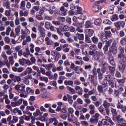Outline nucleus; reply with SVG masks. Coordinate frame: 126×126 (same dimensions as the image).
<instances>
[{
	"mask_svg": "<svg viewBox=\"0 0 126 126\" xmlns=\"http://www.w3.org/2000/svg\"><path fill=\"white\" fill-rule=\"evenodd\" d=\"M94 58L95 61H97L99 63H102L105 60V55L102 52L96 51L94 55Z\"/></svg>",
	"mask_w": 126,
	"mask_h": 126,
	"instance_id": "obj_1",
	"label": "nucleus"
},
{
	"mask_svg": "<svg viewBox=\"0 0 126 126\" xmlns=\"http://www.w3.org/2000/svg\"><path fill=\"white\" fill-rule=\"evenodd\" d=\"M18 96H15L13 98V100L14 102H12L11 103V106L12 107H18V106H20V105H22V102H23V99L21 98L18 100ZM18 100V101H17Z\"/></svg>",
	"mask_w": 126,
	"mask_h": 126,
	"instance_id": "obj_2",
	"label": "nucleus"
},
{
	"mask_svg": "<svg viewBox=\"0 0 126 126\" xmlns=\"http://www.w3.org/2000/svg\"><path fill=\"white\" fill-rule=\"evenodd\" d=\"M114 25L116 28L117 30H120L121 27L122 28H125L126 22L124 21H117L114 23Z\"/></svg>",
	"mask_w": 126,
	"mask_h": 126,
	"instance_id": "obj_3",
	"label": "nucleus"
},
{
	"mask_svg": "<svg viewBox=\"0 0 126 126\" xmlns=\"http://www.w3.org/2000/svg\"><path fill=\"white\" fill-rule=\"evenodd\" d=\"M15 90H17L19 93L25 92V85L24 84L17 85L15 87Z\"/></svg>",
	"mask_w": 126,
	"mask_h": 126,
	"instance_id": "obj_4",
	"label": "nucleus"
},
{
	"mask_svg": "<svg viewBox=\"0 0 126 126\" xmlns=\"http://www.w3.org/2000/svg\"><path fill=\"white\" fill-rule=\"evenodd\" d=\"M118 67L119 71H121V72H124L126 67V63H125L124 62L120 61L119 62V64L118 65Z\"/></svg>",
	"mask_w": 126,
	"mask_h": 126,
	"instance_id": "obj_5",
	"label": "nucleus"
},
{
	"mask_svg": "<svg viewBox=\"0 0 126 126\" xmlns=\"http://www.w3.org/2000/svg\"><path fill=\"white\" fill-rule=\"evenodd\" d=\"M37 30L39 31V33L42 37H45L46 36V32H45V29H44L41 26H38Z\"/></svg>",
	"mask_w": 126,
	"mask_h": 126,
	"instance_id": "obj_6",
	"label": "nucleus"
},
{
	"mask_svg": "<svg viewBox=\"0 0 126 126\" xmlns=\"http://www.w3.org/2000/svg\"><path fill=\"white\" fill-rule=\"evenodd\" d=\"M53 54L55 55V57L54 59V61H52V63H55V62H58V61H59V60L61 59V57H62V55H61V53L57 51H54Z\"/></svg>",
	"mask_w": 126,
	"mask_h": 126,
	"instance_id": "obj_7",
	"label": "nucleus"
},
{
	"mask_svg": "<svg viewBox=\"0 0 126 126\" xmlns=\"http://www.w3.org/2000/svg\"><path fill=\"white\" fill-rule=\"evenodd\" d=\"M49 123L50 124H53L55 126H58V124H59V122L58 121V120H57V118L54 117V118H51L49 120Z\"/></svg>",
	"mask_w": 126,
	"mask_h": 126,
	"instance_id": "obj_8",
	"label": "nucleus"
},
{
	"mask_svg": "<svg viewBox=\"0 0 126 126\" xmlns=\"http://www.w3.org/2000/svg\"><path fill=\"white\" fill-rule=\"evenodd\" d=\"M64 7L61 6L60 8V11H59V15H62V16H65V15H66V11L64 10Z\"/></svg>",
	"mask_w": 126,
	"mask_h": 126,
	"instance_id": "obj_9",
	"label": "nucleus"
},
{
	"mask_svg": "<svg viewBox=\"0 0 126 126\" xmlns=\"http://www.w3.org/2000/svg\"><path fill=\"white\" fill-rule=\"evenodd\" d=\"M75 89L76 91H77V94L79 95H82V94H83L82 92H83V90H82V88H81V87H80V86H76L75 87Z\"/></svg>",
	"mask_w": 126,
	"mask_h": 126,
	"instance_id": "obj_10",
	"label": "nucleus"
},
{
	"mask_svg": "<svg viewBox=\"0 0 126 126\" xmlns=\"http://www.w3.org/2000/svg\"><path fill=\"white\" fill-rule=\"evenodd\" d=\"M90 109V114L91 115H93L95 114V105L93 104H91L89 106Z\"/></svg>",
	"mask_w": 126,
	"mask_h": 126,
	"instance_id": "obj_11",
	"label": "nucleus"
},
{
	"mask_svg": "<svg viewBox=\"0 0 126 126\" xmlns=\"http://www.w3.org/2000/svg\"><path fill=\"white\" fill-rule=\"evenodd\" d=\"M39 9H40L39 5L34 6L33 7L32 9L31 10V12L33 15H34L36 11H39Z\"/></svg>",
	"mask_w": 126,
	"mask_h": 126,
	"instance_id": "obj_12",
	"label": "nucleus"
},
{
	"mask_svg": "<svg viewBox=\"0 0 126 126\" xmlns=\"http://www.w3.org/2000/svg\"><path fill=\"white\" fill-rule=\"evenodd\" d=\"M94 34V30L92 29H87V34L85 36H88L89 37H92Z\"/></svg>",
	"mask_w": 126,
	"mask_h": 126,
	"instance_id": "obj_13",
	"label": "nucleus"
},
{
	"mask_svg": "<svg viewBox=\"0 0 126 126\" xmlns=\"http://www.w3.org/2000/svg\"><path fill=\"white\" fill-rule=\"evenodd\" d=\"M98 73V80H102L103 79V73L101 72V69L97 68L96 70Z\"/></svg>",
	"mask_w": 126,
	"mask_h": 126,
	"instance_id": "obj_14",
	"label": "nucleus"
},
{
	"mask_svg": "<svg viewBox=\"0 0 126 126\" xmlns=\"http://www.w3.org/2000/svg\"><path fill=\"white\" fill-rule=\"evenodd\" d=\"M63 52L64 53H68L69 52V48H68V44H65L63 45Z\"/></svg>",
	"mask_w": 126,
	"mask_h": 126,
	"instance_id": "obj_15",
	"label": "nucleus"
},
{
	"mask_svg": "<svg viewBox=\"0 0 126 126\" xmlns=\"http://www.w3.org/2000/svg\"><path fill=\"white\" fill-rule=\"evenodd\" d=\"M101 9V6L99 5H94L92 7V10L94 12H97V11H99Z\"/></svg>",
	"mask_w": 126,
	"mask_h": 126,
	"instance_id": "obj_16",
	"label": "nucleus"
},
{
	"mask_svg": "<svg viewBox=\"0 0 126 126\" xmlns=\"http://www.w3.org/2000/svg\"><path fill=\"white\" fill-rule=\"evenodd\" d=\"M105 120L108 122V123H109L111 125V126L115 125V123H114L112 119L110 118V117H109L108 116L105 117Z\"/></svg>",
	"mask_w": 126,
	"mask_h": 126,
	"instance_id": "obj_17",
	"label": "nucleus"
},
{
	"mask_svg": "<svg viewBox=\"0 0 126 126\" xmlns=\"http://www.w3.org/2000/svg\"><path fill=\"white\" fill-rule=\"evenodd\" d=\"M24 114H26V115H29L30 117L32 116V113L30 112V109L28 108V107L27 106L26 110L23 111Z\"/></svg>",
	"mask_w": 126,
	"mask_h": 126,
	"instance_id": "obj_18",
	"label": "nucleus"
},
{
	"mask_svg": "<svg viewBox=\"0 0 126 126\" xmlns=\"http://www.w3.org/2000/svg\"><path fill=\"white\" fill-rule=\"evenodd\" d=\"M66 96L68 98V103L70 104V105H72V103H73V100H72V96L68 94H67Z\"/></svg>",
	"mask_w": 126,
	"mask_h": 126,
	"instance_id": "obj_19",
	"label": "nucleus"
},
{
	"mask_svg": "<svg viewBox=\"0 0 126 126\" xmlns=\"http://www.w3.org/2000/svg\"><path fill=\"white\" fill-rule=\"evenodd\" d=\"M43 114L39 109H36L35 112L33 113L34 117H38V116H41Z\"/></svg>",
	"mask_w": 126,
	"mask_h": 126,
	"instance_id": "obj_20",
	"label": "nucleus"
},
{
	"mask_svg": "<svg viewBox=\"0 0 126 126\" xmlns=\"http://www.w3.org/2000/svg\"><path fill=\"white\" fill-rule=\"evenodd\" d=\"M92 41L94 44H98L99 43V38L96 37L95 36H94L92 38Z\"/></svg>",
	"mask_w": 126,
	"mask_h": 126,
	"instance_id": "obj_21",
	"label": "nucleus"
},
{
	"mask_svg": "<svg viewBox=\"0 0 126 126\" xmlns=\"http://www.w3.org/2000/svg\"><path fill=\"white\" fill-rule=\"evenodd\" d=\"M26 92L27 94H30V93L33 94V93H34V90L32 89L31 88L28 87L26 89Z\"/></svg>",
	"mask_w": 126,
	"mask_h": 126,
	"instance_id": "obj_22",
	"label": "nucleus"
},
{
	"mask_svg": "<svg viewBox=\"0 0 126 126\" xmlns=\"http://www.w3.org/2000/svg\"><path fill=\"white\" fill-rule=\"evenodd\" d=\"M4 99H5V103L6 105H9V104H10V100L8 99V95L7 94H6L5 95H4Z\"/></svg>",
	"mask_w": 126,
	"mask_h": 126,
	"instance_id": "obj_23",
	"label": "nucleus"
},
{
	"mask_svg": "<svg viewBox=\"0 0 126 126\" xmlns=\"http://www.w3.org/2000/svg\"><path fill=\"white\" fill-rule=\"evenodd\" d=\"M110 103L109 102H107V100H104L103 101L102 106H103L104 109H106V108H110Z\"/></svg>",
	"mask_w": 126,
	"mask_h": 126,
	"instance_id": "obj_24",
	"label": "nucleus"
},
{
	"mask_svg": "<svg viewBox=\"0 0 126 126\" xmlns=\"http://www.w3.org/2000/svg\"><path fill=\"white\" fill-rule=\"evenodd\" d=\"M108 84L112 88H114L115 87V83L114 82V79L111 80L110 81H108Z\"/></svg>",
	"mask_w": 126,
	"mask_h": 126,
	"instance_id": "obj_25",
	"label": "nucleus"
},
{
	"mask_svg": "<svg viewBox=\"0 0 126 126\" xmlns=\"http://www.w3.org/2000/svg\"><path fill=\"white\" fill-rule=\"evenodd\" d=\"M91 36H88L87 35H85V42L87 44H91L92 43V41L91 39H90Z\"/></svg>",
	"mask_w": 126,
	"mask_h": 126,
	"instance_id": "obj_26",
	"label": "nucleus"
},
{
	"mask_svg": "<svg viewBox=\"0 0 126 126\" xmlns=\"http://www.w3.org/2000/svg\"><path fill=\"white\" fill-rule=\"evenodd\" d=\"M107 11L108 13L113 14L114 13V6H110L108 8Z\"/></svg>",
	"mask_w": 126,
	"mask_h": 126,
	"instance_id": "obj_27",
	"label": "nucleus"
},
{
	"mask_svg": "<svg viewBox=\"0 0 126 126\" xmlns=\"http://www.w3.org/2000/svg\"><path fill=\"white\" fill-rule=\"evenodd\" d=\"M105 79H106L107 81H110V80H113L114 78H113V76H112V75L109 74L105 76Z\"/></svg>",
	"mask_w": 126,
	"mask_h": 126,
	"instance_id": "obj_28",
	"label": "nucleus"
},
{
	"mask_svg": "<svg viewBox=\"0 0 126 126\" xmlns=\"http://www.w3.org/2000/svg\"><path fill=\"white\" fill-rule=\"evenodd\" d=\"M101 23H102V20L100 18L96 19L94 21V24L99 26V25H101Z\"/></svg>",
	"mask_w": 126,
	"mask_h": 126,
	"instance_id": "obj_29",
	"label": "nucleus"
},
{
	"mask_svg": "<svg viewBox=\"0 0 126 126\" xmlns=\"http://www.w3.org/2000/svg\"><path fill=\"white\" fill-rule=\"evenodd\" d=\"M118 59L121 60V61H124L125 60V55L122 53H119L118 55Z\"/></svg>",
	"mask_w": 126,
	"mask_h": 126,
	"instance_id": "obj_30",
	"label": "nucleus"
},
{
	"mask_svg": "<svg viewBox=\"0 0 126 126\" xmlns=\"http://www.w3.org/2000/svg\"><path fill=\"white\" fill-rule=\"evenodd\" d=\"M45 42H46V45H47V46H51V45L53 44V43L50 40V38L48 37L45 38Z\"/></svg>",
	"mask_w": 126,
	"mask_h": 126,
	"instance_id": "obj_31",
	"label": "nucleus"
},
{
	"mask_svg": "<svg viewBox=\"0 0 126 126\" xmlns=\"http://www.w3.org/2000/svg\"><path fill=\"white\" fill-rule=\"evenodd\" d=\"M64 84L65 85H69L70 86H72V85H73V81L65 80Z\"/></svg>",
	"mask_w": 126,
	"mask_h": 126,
	"instance_id": "obj_32",
	"label": "nucleus"
},
{
	"mask_svg": "<svg viewBox=\"0 0 126 126\" xmlns=\"http://www.w3.org/2000/svg\"><path fill=\"white\" fill-rule=\"evenodd\" d=\"M88 47L92 51H97V46L95 44H92L90 46H88Z\"/></svg>",
	"mask_w": 126,
	"mask_h": 126,
	"instance_id": "obj_33",
	"label": "nucleus"
},
{
	"mask_svg": "<svg viewBox=\"0 0 126 126\" xmlns=\"http://www.w3.org/2000/svg\"><path fill=\"white\" fill-rule=\"evenodd\" d=\"M110 52L113 54V55H116L118 53V48H110Z\"/></svg>",
	"mask_w": 126,
	"mask_h": 126,
	"instance_id": "obj_34",
	"label": "nucleus"
},
{
	"mask_svg": "<svg viewBox=\"0 0 126 126\" xmlns=\"http://www.w3.org/2000/svg\"><path fill=\"white\" fill-rule=\"evenodd\" d=\"M15 35L16 36H18L19 35V33L20 32V26H18V27L15 29Z\"/></svg>",
	"mask_w": 126,
	"mask_h": 126,
	"instance_id": "obj_35",
	"label": "nucleus"
},
{
	"mask_svg": "<svg viewBox=\"0 0 126 126\" xmlns=\"http://www.w3.org/2000/svg\"><path fill=\"white\" fill-rule=\"evenodd\" d=\"M103 24L107 25H112V22L108 19H105L103 21Z\"/></svg>",
	"mask_w": 126,
	"mask_h": 126,
	"instance_id": "obj_36",
	"label": "nucleus"
},
{
	"mask_svg": "<svg viewBox=\"0 0 126 126\" xmlns=\"http://www.w3.org/2000/svg\"><path fill=\"white\" fill-rule=\"evenodd\" d=\"M26 62V59H24V58H23V59H19V62L20 64L21 65H23V66L24 65V64H25Z\"/></svg>",
	"mask_w": 126,
	"mask_h": 126,
	"instance_id": "obj_37",
	"label": "nucleus"
},
{
	"mask_svg": "<svg viewBox=\"0 0 126 126\" xmlns=\"http://www.w3.org/2000/svg\"><path fill=\"white\" fill-rule=\"evenodd\" d=\"M67 90H68V91L71 92V93H72V94H75L76 91H75V90H74L73 88H72L70 87L67 86Z\"/></svg>",
	"mask_w": 126,
	"mask_h": 126,
	"instance_id": "obj_38",
	"label": "nucleus"
},
{
	"mask_svg": "<svg viewBox=\"0 0 126 126\" xmlns=\"http://www.w3.org/2000/svg\"><path fill=\"white\" fill-rule=\"evenodd\" d=\"M39 79L40 80H41V81H45V82H46V83H48V81H49V79H48V77H39Z\"/></svg>",
	"mask_w": 126,
	"mask_h": 126,
	"instance_id": "obj_39",
	"label": "nucleus"
},
{
	"mask_svg": "<svg viewBox=\"0 0 126 126\" xmlns=\"http://www.w3.org/2000/svg\"><path fill=\"white\" fill-rule=\"evenodd\" d=\"M85 28H90L91 27V21H87L85 25Z\"/></svg>",
	"mask_w": 126,
	"mask_h": 126,
	"instance_id": "obj_40",
	"label": "nucleus"
},
{
	"mask_svg": "<svg viewBox=\"0 0 126 126\" xmlns=\"http://www.w3.org/2000/svg\"><path fill=\"white\" fill-rule=\"evenodd\" d=\"M126 37H122L120 40V44H121L122 45V46H125V45H126Z\"/></svg>",
	"mask_w": 126,
	"mask_h": 126,
	"instance_id": "obj_41",
	"label": "nucleus"
},
{
	"mask_svg": "<svg viewBox=\"0 0 126 126\" xmlns=\"http://www.w3.org/2000/svg\"><path fill=\"white\" fill-rule=\"evenodd\" d=\"M118 19H119V16L117 14H114L111 18L112 21H116Z\"/></svg>",
	"mask_w": 126,
	"mask_h": 126,
	"instance_id": "obj_42",
	"label": "nucleus"
},
{
	"mask_svg": "<svg viewBox=\"0 0 126 126\" xmlns=\"http://www.w3.org/2000/svg\"><path fill=\"white\" fill-rule=\"evenodd\" d=\"M18 122V117L16 116H13V120L10 122L12 124H14V123H17Z\"/></svg>",
	"mask_w": 126,
	"mask_h": 126,
	"instance_id": "obj_43",
	"label": "nucleus"
},
{
	"mask_svg": "<svg viewBox=\"0 0 126 126\" xmlns=\"http://www.w3.org/2000/svg\"><path fill=\"white\" fill-rule=\"evenodd\" d=\"M101 39L102 41V42H106L108 40V37L106 35H102L101 36Z\"/></svg>",
	"mask_w": 126,
	"mask_h": 126,
	"instance_id": "obj_44",
	"label": "nucleus"
},
{
	"mask_svg": "<svg viewBox=\"0 0 126 126\" xmlns=\"http://www.w3.org/2000/svg\"><path fill=\"white\" fill-rule=\"evenodd\" d=\"M28 35L25 31H22V35H21V38L22 40H24L25 39V37Z\"/></svg>",
	"mask_w": 126,
	"mask_h": 126,
	"instance_id": "obj_45",
	"label": "nucleus"
},
{
	"mask_svg": "<svg viewBox=\"0 0 126 126\" xmlns=\"http://www.w3.org/2000/svg\"><path fill=\"white\" fill-rule=\"evenodd\" d=\"M53 65H54V64H53L52 63L47 64V65H46L45 68L47 70H50V69H52V67H53Z\"/></svg>",
	"mask_w": 126,
	"mask_h": 126,
	"instance_id": "obj_46",
	"label": "nucleus"
},
{
	"mask_svg": "<svg viewBox=\"0 0 126 126\" xmlns=\"http://www.w3.org/2000/svg\"><path fill=\"white\" fill-rule=\"evenodd\" d=\"M117 82L120 85H123L125 83V79H117Z\"/></svg>",
	"mask_w": 126,
	"mask_h": 126,
	"instance_id": "obj_47",
	"label": "nucleus"
},
{
	"mask_svg": "<svg viewBox=\"0 0 126 126\" xmlns=\"http://www.w3.org/2000/svg\"><path fill=\"white\" fill-rule=\"evenodd\" d=\"M109 68L111 73H114V72H115V70H116V67L112 66H109Z\"/></svg>",
	"mask_w": 126,
	"mask_h": 126,
	"instance_id": "obj_48",
	"label": "nucleus"
},
{
	"mask_svg": "<svg viewBox=\"0 0 126 126\" xmlns=\"http://www.w3.org/2000/svg\"><path fill=\"white\" fill-rule=\"evenodd\" d=\"M29 101L30 102V105H31L32 104V103L31 102L35 101V96L34 95L31 96L29 99Z\"/></svg>",
	"mask_w": 126,
	"mask_h": 126,
	"instance_id": "obj_49",
	"label": "nucleus"
},
{
	"mask_svg": "<svg viewBox=\"0 0 126 126\" xmlns=\"http://www.w3.org/2000/svg\"><path fill=\"white\" fill-rule=\"evenodd\" d=\"M9 62H10L12 65L14 63V61H13V56L11 55L9 57Z\"/></svg>",
	"mask_w": 126,
	"mask_h": 126,
	"instance_id": "obj_50",
	"label": "nucleus"
},
{
	"mask_svg": "<svg viewBox=\"0 0 126 126\" xmlns=\"http://www.w3.org/2000/svg\"><path fill=\"white\" fill-rule=\"evenodd\" d=\"M56 30L57 31V33H58V34H59V35H61V36H63V33H62L63 30H62V29L61 28H57Z\"/></svg>",
	"mask_w": 126,
	"mask_h": 126,
	"instance_id": "obj_51",
	"label": "nucleus"
},
{
	"mask_svg": "<svg viewBox=\"0 0 126 126\" xmlns=\"http://www.w3.org/2000/svg\"><path fill=\"white\" fill-rule=\"evenodd\" d=\"M26 5V2L24 0H22L21 2V5H20V8L21 9H24V7H25Z\"/></svg>",
	"mask_w": 126,
	"mask_h": 126,
	"instance_id": "obj_52",
	"label": "nucleus"
},
{
	"mask_svg": "<svg viewBox=\"0 0 126 126\" xmlns=\"http://www.w3.org/2000/svg\"><path fill=\"white\" fill-rule=\"evenodd\" d=\"M51 23L49 22H46L45 23V28H46V29H47V30H49V29H50V27L51 26Z\"/></svg>",
	"mask_w": 126,
	"mask_h": 126,
	"instance_id": "obj_53",
	"label": "nucleus"
},
{
	"mask_svg": "<svg viewBox=\"0 0 126 126\" xmlns=\"http://www.w3.org/2000/svg\"><path fill=\"white\" fill-rule=\"evenodd\" d=\"M117 47V42L113 41L110 46V49L116 48Z\"/></svg>",
	"mask_w": 126,
	"mask_h": 126,
	"instance_id": "obj_54",
	"label": "nucleus"
},
{
	"mask_svg": "<svg viewBox=\"0 0 126 126\" xmlns=\"http://www.w3.org/2000/svg\"><path fill=\"white\" fill-rule=\"evenodd\" d=\"M10 31H11V28L10 27H8L6 30V35L8 36L9 35V33H10Z\"/></svg>",
	"mask_w": 126,
	"mask_h": 126,
	"instance_id": "obj_55",
	"label": "nucleus"
},
{
	"mask_svg": "<svg viewBox=\"0 0 126 126\" xmlns=\"http://www.w3.org/2000/svg\"><path fill=\"white\" fill-rule=\"evenodd\" d=\"M97 90L99 93H103V86L101 85L97 86Z\"/></svg>",
	"mask_w": 126,
	"mask_h": 126,
	"instance_id": "obj_56",
	"label": "nucleus"
},
{
	"mask_svg": "<svg viewBox=\"0 0 126 126\" xmlns=\"http://www.w3.org/2000/svg\"><path fill=\"white\" fill-rule=\"evenodd\" d=\"M103 50L104 54H106V53H107V52H108V51H109V46H108V45H106L105 44V45L103 48Z\"/></svg>",
	"mask_w": 126,
	"mask_h": 126,
	"instance_id": "obj_57",
	"label": "nucleus"
},
{
	"mask_svg": "<svg viewBox=\"0 0 126 126\" xmlns=\"http://www.w3.org/2000/svg\"><path fill=\"white\" fill-rule=\"evenodd\" d=\"M115 76L118 78H121L122 77V74L119 71H117L115 74Z\"/></svg>",
	"mask_w": 126,
	"mask_h": 126,
	"instance_id": "obj_58",
	"label": "nucleus"
},
{
	"mask_svg": "<svg viewBox=\"0 0 126 126\" xmlns=\"http://www.w3.org/2000/svg\"><path fill=\"white\" fill-rule=\"evenodd\" d=\"M112 43H113V39H109L108 41L106 42L105 45H106V46H108V47H110Z\"/></svg>",
	"mask_w": 126,
	"mask_h": 126,
	"instance_id": "obj_59",
	"label": "nucleus"
},
{
	"mask_svg": "<svg viewBox=\"0 0 126 126\" xmlns=\"http://www.w3.org/2000/svg\"><path fill=\"white\" fill-rule=\"evenodd\" d=\"M98 119H96L95 118H91L90 119V123H92V124H94V123H97Z\"/></svg>",
	"mask_w": 126,
	"mask_h": 126,
	"instance_id": "obj_60",
	"label": "nucleus"
},
{
	"mask_svg": "<svg viewBox=\"0 0 126 126\" xmlns=\"http://www.w3.org/2000/svg\"><path fill=\"white\" fill-rule=\"evenodd\" d=\"M102 125H103V126H109V123H108V121H106L105 119H103L101 121Z\"/></svg>",
	"mask_w": 126,
	"mask_h": 126,
	"instance_id": "obj_61",
	"label": "nucleus"
},
{
	"mask_svg": "<svg viewBox=\"0 0 126 126\" xmlns=\"http://www.w3.org/2000/svg\"><path fill=\"white\" fill-rule=\"evenodd\" d=\"M35 17L36 18V19H37V20H43V16H41V15H39V14H37L35 16Z\"/></svg>",
	"mask_w": 126,
	"mask_h": 126,
	"instance_id": "obj_62",
	"label": "nucleus"
},
{
	"mask_svg": "<svg viewBox=\"0 0 126 126\" xmlns=\"http://www.w3.org/2000/svg\"><path fill=\"white\" fill-rule=\"evenodd\" d=\"M31 48H30V52L31 53H34V47H35V46L34 45V44H33V43H31L30 45Z\"/></svg>",
	"mask_w": 126,
	"mask_h": 126,
	"instance_id": "obj_63",
	"label": "nucleus"
},
{
	"mask_svg": "<svg viewBox=\"0 0 126 126\" xmlns=\"http://www.w3.org/2000/svg\"><path fill=\"white\" fill-rule=\"evenodd\" d=\"M74 71L76 72V73H78V74H79L80 72H79V66H76L74 68Z\"/></svg>",
	"mask_w": 126,
	"mask_h": 126,
	"instance_id": "obj_64",
	"label": "nucleus"
}]
</instances>
